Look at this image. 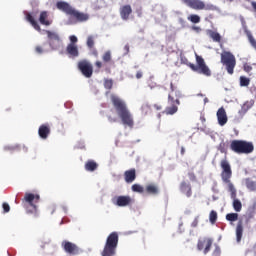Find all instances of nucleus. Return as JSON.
I'll use <instances>...</instances> for the list:
<instances>
[{
    "mask_svg": "<svg viewBox=\"0 0 256 256\" xmlns=\"http://www.w3.org/2000/svg\"><path fill=\"white\" fill-rule=\"evenodd\" d=\"M110 101L116 114L122 121V125L133 129V127H135V119L133 118V113H131V110H129V107L127 106V102L115 94L110 96Z\"/></svg>",
    "mask_w": 256,
    "mask_h": 256,
    "instance_id": "nucleus-1",
    "label": "nucleus"
},
{
    "mask_svg": "<svg viewBox=\"0 0 256 256\" xmlns=\"http://www.w3.org/2000/svg\"><path fill=\"white\" fill-rule=\"evenodd\" d=\"M56 7L60 11H63V13L66 15H69L73 23H85V21H89V14L80 12L79 10L70 6L67 2L59 1L56 3Z\"/></svg>",
    "mask_w": 256,
    "mask_h": 256,
    "instance_id": "nucleus-2",
    "label": "nucleus"
},
{
    "mask_svg": "<svg viewBox=\"0 0 256 256\" xmlns=\"http://www.w3.org/2000/svg\"><path fill=\"white\" fill-rule=\"evenodd\" d=\"M182 63L190 67L195 73H199V75H204V77H211V69L205 63V59L203 57L196 54V65L189 62L187 58H181Z\"/></svg>",
    "mask_w": 256,
    "mask_h": 256,
    "instance_id": "nucleus-3",
    "label": "nucleus"
},
{
    "mask_svg": "<svg viewBox=\"0 0 256 256\" xmlns=\"http://www.w3.org/2000/svg\"><path fill=\"white\" fill-rule=\"evenodd\" d=\"M230 149L237 155H250V153L255 151V146L253 142L246 140H232L230 142Z\"/></svg>",
    "mask_w": 256,
    "mask_h": 256,
    "instance_id": "nucleus-4",
    "label": "nucleus"
},
{
    "mask_svg": "<svg viewBox=\"0 0 256 256\" xmlns=\"http://www.w3.org/2000/svg\"><path fill=\"white\" fill-rule=\"evenodd\" d=\"M119 245V233L112 232L108 235L104 249L101 252L102 256H115L117 253V246Z\"/></svg>",
    "mask_w": 256,
    "mask_h": 256,
    "instance_id": "nucleus-5",
    "label": "nucleus"
},
{
    "mask_svg": "<svg viewBox=\"0 0 256 256\" xmlns=\"http://www.w3.org/2000/svg\"><path fill=\"white\" fill-rule=\"evenodd\" d=\"M220 167L222 169L221 179L223 183L227 185L228 189L233 191V187H235V185H233V182H231V177H233V170H231V164H229V161L224 159L221 160Z\"/></svg>",
    "mask_w": 256,
    "mask_h": 256,
    "instance_id": "nucleus-6",
    "label": "nucleus"
},
{
    "mask_svg": "<svg viewBox=\"0 0 256 256\" xmlns=\"http://www.w3.org/2000/svg\"><path fill=\"white\" fill-rule=\"evenodd\" d=\"M184 5L194 9L195 11H217V6L213 4H205L202 0H181Z\"/></svg>",
    "mask_w": 256,
    "mask_h": 256,
    "instance_id": "nucleus-7",
    "label": "nucleus"
},
{
    "mask_svg": "<svg viewBox=\"0 0 256 256\" xmlns=\"http://www.w3.org/2000/svg\"><path fill=\"white\" fill-rule=\"evenodd\" d=\"M221 63L226 67V71L229 75H233L235 71V66L237 65V59L235 55L229 51H224L221 53Z\"/></svg>",
    "mask_w": 256,
    "mask_h": 256,
    "instance_id": "nucleus-8",
    "label": "nucleus"
},
{
    "mask_svg": "<svg viewBox=\"0 0 256 256\" xmlns=\"http://www.w3.org/2000/svg\"><path fill=\"white\" fill-rule=\"evenodd\" d=\"M44 33H46L48 37V43L53 51H56V49H59V47H61V38L59 37V34H57V32H52L51 30H44Z\"/></svg>",
    "mask_w": 256,
    "mask_h": 256,
    "instance_id": "nucleus-9",
    "label": "nucleus"
},
{
    "mask_svg": "<svg viewBox=\"0 0 256 256\" xmlns=\"http://www.w3.org/2000/svg\"><path fill=\"white\" fill-rule=\"evenodd\" d=\"M78 69L81 71L82 75L84 77H87V79L91 78L93 76V65L91 62L87 60H82L78 62Z\"/></svg>",
    "mask_w": 256,
    "mask_h": 256,
    "instance_id": "nucleus-10",
    "label": "nucleus"
},
{
    "mask_svg": "<svg viewBox=\"0 0 256 256\" xmlns=\"http://www.w3.org/2000/svg\"><path fill=\"white\" fill-rule=\"evenodd\" d=\"M213 246V239L204 237L200 238L197 243V249L198 251H203L204 255H207L209 251H211V247Z\"/></svg>",
    "mask_w": 256,
    "mask_h": 256,
    "instance_id": "nucleus-11",
    "label": "nucleus"
},
{
    "mask_svg": "<svg viewBox=\"0 0 256 256\" xmlns=\"http://www.w3.org/2000/svg\"><path fill=\"white\" fill-rule=\"evenodd\" d=\"M61 245L62 249L65 251V253H68V255H79V253H81V248H79V246L73 242L64 240Z\"/></svg>",
    "mask_w": 256,
    "mask_h": 256,
    "instance_id": "nucleus-12",
    "label": "nucleus"
},
{
    "mask_svg": "<svg viewBox=\"0 0 256 256\" xmlns=\"http://www.w3.org/2000/svg\"><path fill=\"white\" fill-rule=\"evenodd\" d=\"M24 199L32 207V210H28V213H37V205L33 204V201L39 203V199H41L39 194L26 193Z\"/></svg>",
    "mask_w": 256,
    "mask_h": 256,
    "instance_id": "nucleus-13",
    "label": "nucleus"
},
{
    "mask_svg": "<svg viewBox=\"0 0 256 256\" xmlns=\"http://www.w3.org/2000/svg\"><path fill=\"white\" fill-rule=\"evenodd\" d=\"M171 92L168 95V103H176V105H181V101L179 100L181 95V91H179L174 85L173 82L170 83Z\"/></svg>",
    "mask_w": 256,
    "mask_h": 256,
    "instance_id": "nucleus-14",
    "label": "nucleus"
},
{
    "mask_svg": "<svg viewBox=\"0 0 256 256\" xmlns=\"http://www.w3.org/2000/svg\"><path fill=\"white\" fill-rule=\"evenodd\" d=\"M114 205H117V207H129V205H133L135 203V199H133L131 196H117L113 200Z\"/></svg>",
    "mask_w": 256,
    "mask_h": 256,
    "instance_id": "nucleus-15",
    "label": "nucleus"
},
{
    "mask_svg": "<svg viewBox=\"0 0 256 256\" xmlns=\"http://www.w3.org/2000/svg\"><path fill=\"white\" fill-rule=\"evenodd\" d=\"M230 193L231 199H233V209L236 211V213L241 212V209H243V204L241 203V200L237 199V189H235V186H233V190L228 189Z\"/></svg>",
    "mask_w": 256,
    "mask_h": 256,
    "instance_id": "nucleus-16",
    "label": "nucleus"
},
{
    "mask_svg": "<svg viewBox=\"0 0 256 256\" xmlns=\"http://www.w3.org/2000/svg\"><path fill=\"white\" fill-rule=\"evenodd\" d=\"M120 17L123 21H129V17H131V14L133 13V8L131 5L126 4L120 7Z\"/></svg>",
    "mask_w": 256,
    "mask_h": 256,
    "instance_id": "nucleus-17",
    "label": "nucleus"
},
{
    "mask_svg": "<svg viewBox=\"0 0 256 256\" xmlns=\"http://www.w3.org/2000/svg\"><path fill=\"white\" fill-rule=\"evenodd\" d=\"M216 115L218 119V124L221 127H223L224 125H227V121H229V119L227 118V112L225 111V108L223 107L219 108Z\"/></svg>",
    "mask_w": 256,
    "mask_h": 256,
    "instance_id": "nucleus-18",
    "label": "nucleus"
},
{
    "mask_svg": "<svg viewBox=\"0 0 256 256\" xmlns=\"http://www.w3.org/2000/svg\"><path fill=\"white\" fill-rule=\"evenodd\" d=\"M86 45L94 57H99V51L95 48V38L93 36L87 37Z\"/></svg>",
    "mask_w": 256,
    "mask_h": 256,
    "instance_id": "nucleus-19",
    "label": "nucleus"
},
{
    "mask_svg": "<svg viewBox=\"0 0 256 256\" xmlns=\"http://www.w3.org/2000/svg\"><path fill=\"white\" fill-rule=\"evenodd\" d=\"M38 135L41 139H47L51 135V127L49 124H42L38 129Z\"/></svg>",
    "mask_w": 256,
    "mask_h": 256,
    "instance_id": "nucleus-20",
    "label": "nucleus"
},
{
    "mask_svg": "<svg viewBox=\"0 0 256 256\" xmlns=\"http://www.w3.org/2000/svg\"><path fill=\"white\" fill-rule=\"evenodd\" d=\"M137 179V170L135 168H131L124 172V181L126 183H133Z\"/></svg>",
    "mask_w": 256,
    "mask_h": 256,
    "instance_id": "nucleus-21",
    "label": "nucleus"
},
{
    "mask_svg": "<svg viewBox=\"0 0 256 256\" xmlns=\"http://www.w3.org/2000/svg\"><path fill=\"white\" fill-rule=\"evenodd\" d=\"M180 191H181V193L186 195V197H191V195H193L191 183H189V182L182 181L180 183Z\"/></svg>",
    "mask_w": 256,
    "mask_h": 256,
    "instance_id": "nucleus-22",
    "label": "nucleus"
},
{
    "mask_svg": "<svg viewBox=\"0 0 256 256\" xmlns=\"http://www.w3.org/2000/svg\"><path fill=\"white\" fill-rule=\"evenodd\" d=\"M39 22L41 25H45L46 27H49L53 23V21L49 20V12L42 11L40 13Z\"/></svg>",
    "mask_w": 256,
    "mask_h": 256,
    "instance_id": "nucleus-23",
    "label": "nucleus"
},
{
    "mask_svg": "<svg viewBox=\"0 0 256 256\" xmlns=\"http://www.w3.org/2000/svg\"><path fill=\"white\" fill-rule=\"evenodd\" d=\"M144 191L147 195H159V186L157 184H148Z\"/></svg>",
    "mask_w": 256,
    "mask_h": 256,
    "instance_id": "nucleus-24",
    "label": "nucleus"
},
{
    "mask_svg": "<svg viewBox=\"0 0 256 256\" xmlns=\"http://www.w3.org/2000/svg\"><path fill=\"white\" fill-rule=\"evenodd\" d=\"M26 21H28V23H30L36 31L41 33V26L39 25V23H37V21L35 20L33 15H31V13H26Z\"/></svg>",
    "mask_w": 256,
    "mask_h": 256,
    "instance_id": "nucleus-25",
    "label": "nucleus"
},
{
    "mask_svg": "<svg viewBox=\"0 0 256 256\" xmlns=\"http://www.w3.org/2000/svg\"><path fill=\"white\" fill-rule=\"evenodd\" d=\"M66 52L70 55V57H77L79 55V48L76 44H68L66 47Z\"/></svg>",
    "mask_w": 256,
    "mask_h": 256,
    "instance_id": "nucleus-26",
    "label": "nucleus"
},
{
    "mask_svg": "<svg viewBox=\"0 0 256 256\" xmlns=\"http://www.w3.org/2000/svg\"><path fill=\"white\" fill-rule=\"evenodd\" d=\"M241 239H243V220H239L236 225V241H237V243H241Z\"/></svg>",
    "mask_w": 256,
    "mask_h": 256,
    "instance_id": "nucleus-27",
    "label": "nucleus"
},
{
    "mask_svg": "<svg viewBox=\"0 0 256 256\" xmlns=\"http://www.w3.org/2000/svg\"><path fill=\"white\" fill-rule=\"evenodd\" d=\"M254 105H255V100L254 99L247 100L241 106L240 113L245 115V113H247V111H249V109H251Z\"/></svg>",
    "mask_w": 256,
    "mask_h": 256,
    "instance_id": "nucleus-28",
    "label": "nucleus"
},
{
    "mask_svg": "<svg viewBox=\"0 0 256 256\" xmlns=\"http://www.w3.org/2000/svg\"><path fill=\"white\" fill-rule=\"evenodd\" d=\"M169 103L171 104V106L166 107L164 113L166 115H175V113L179 111V107H178L179 105L177 103H171V102Z\"/></svg>",
    "mask_w": 256,
    "mask_h": 256,
    "instance_id": "nucleus-29",
    "label": "nucleus"
},
{
    "mask_svg": "<svg viewBox=\"0 0 256 256\" xmlns=\"http://www.w3.org/2000/svg\"><path fill=\"white\" fill-rule=\"evenodd\" d=\"M97 167H99V165L93 160H88L85 164L86 171H96Z\"/></svg>",
    "mask_w": 256,
    "mask_h": 256,
    "instance_id": "nucleus-30",
    "label": "nucleus"
},
{
    "mask_svg": "<svg viewBox=\"0 0 256 256\" xmlns=\"http://www.w3.org/2000/svg\"><path fill=\"white\" fill-rule=\"evenodd\" d=\"M244 183L248 191H256V182L253 181L251 178L244 179Z\"/></svg>",
    "mask_w": 256,
    "mask_h": 256,
    "instance_id": "nucleus-31",
    "label": "nucleus"
},
{
    "mask_svg": "<svg viewBox=\"0 0 256 256\" xmlns=\"http://www.w3.org/2000/svg\"><path fill=\"white\" fill-rule=\"evenodd\" d=\"M208 35L215 43H221V34L219 32L210 30L208 31Z\"/></svg>",
    "mask_w": 256,
    "mask_h": 256,
    "instance_id": "nucleus-32",
    "label": "nucleus"
},
{
    "mask_svg": "<svg viewBox=\"0 0 256 256\" xmlns=\"http://www.w3.org/2000/svg\"><path fill=\"white\" fill-rule=\"evenodd\" d=\"M102 61H103V63H112L113 62V57L111 56V51L108 50L102 55Z\"/></svg>",
    "mask_w": 256,
    "mask_h": 256,
    "instance_id": "nucleus-33",
    "label": "nucleus"
},
{
    "mask_svg": "<svg viewBox=\"0 0 256 256\" xmlns=\"http://www.w3.org/2000/svg\"><path fill=\"white\" fill-rule=\"evenodd\" d=\"M131 189L134 193H145V188L141 184H133Z\"/></svg>",
    "mask_w": 256,
    "mask_h": 256,
    "instance_id": "nucleus-34",
    "label": "nucleus"
},
{
    "mask_svg": "<svg viewBox=\"0 0 256 256\" xmlns=\"http://www.w3.org/2000/svg\"><path fill=\"white\" fill-rule=\"evenodd\" d=\"M188 21H191V23H201V17L197 14H192L188 16Z\"/></svg>",
    "mask_w": 256,
    "mask_h": 256,
    "instance_id": "nucleus-35",
    "label": "nucleus"
},
{
    "mask_svg": "<svg viewBox=\"0 0 256 256\" xmlns=\"http://www.w3.org/2000/svg\"><path fill=\"white\" fill-rule=\"evenodd\" d=\"M251 80L245 76L240 77V86L241 87H249Z\"/></svg>",
    "mask_w": 256,
    "mask_h": 256,
    "instance_id": "nucleus-36",
    "label": "nucleus"
},
{
    "mask_svg": "<svg viewBox=\"0 0 256 256\" xmlns=\"http://www.w3.org/2000/svg\"><path fill=\"white\" fill-rule=\"evenodd\" d=\"M209 221L212 223V225H215L217 223V212L215 210H212L209 214Z\"/></svg>",
    "mask_w": 256,
    "mask_h": 256,
    "instance_id": "nucleus-37",
    "label": "nucleus"
},
{
    "mask_svg": "<svg viewBox=\"0 0 256 256\" xmlns=\"http://www.w3.org/2000/svg\"><path fill=\"white\" fill-rule=\"evenodd\" d=\"M151 111V106L148 103H145L141 106L142 115H148Z\"/></svg>",
    "mask_w": 256,
    "mask_h": 256,
    "instance_id": "nucleus-38",
    "label": "nucleus"
},
{
    "mask_svg": "<svg viewBox=\"0 0 256 256\" xmlns=\"http://www.w3.org/2000/svg\"><path fill=\"white\" fill-rule=\"evenodd\" d=\"M226 219H227V221H232V222L237 221L239 219V214L229 213L226 215Z\"/></svg>",
    "mask_w": 256,
    "mask_h": 256,
    "instance_id": "nucleus-39",
    "label": "nucleus"
},
{
    "mask_svg": "<svg viewBox=\"0 0 256 256\" xmlns=\"http://www.w3.org/2000/svg\"><path fill=\"white\" fill-rule=\"evenodd\" d=\"M104 87H105V89H108V90L113 89V80H111V79H106V80L104 81Z\"/></svg>",
    "mask_w": 256,
    "mask_h": 256,
    "instance_id": "nucleus-40",
    "label": "nucleus"
},
{
    "mask_svg": "<svg viewBox=\"0 0 256 256\" xmlns=\"http://www.w3.org/2000/svg\"><path fill=\"white\" fill-rule=\"evenodd\" d=\"M2 207H3L4 213H9V211H11V206H9V204L7 202H4L2 204Z\"/></svg>",
    "mask_w": 256,
    "mask_h": 256,
    "instance_id": "nucleus-41",
    "label": "nucleus"
},
{
    "mask_svg": "<svg viewBox=\"0 0 256 256\" xmlns=\"http://www.w3.org/2000/svg\"><path fill=\"white\" fill-rule=\"evenodd\" d=\"M108 121L110 123H117L118 118H117V116L108 115Z\"/></svg>",
    "mask_w": 256,
    "mask_h": 256,
    "instance_id": "nucleus-42",
    "label": "nucleus"
},
{
    "mask_svg": "<svg viewBox=\"0 0 256 256\" xmlns=\"http://www.w3.org/2000/svg\"><path fill=\"white\" fill-rule=\"evenodd\" d=\"M69 40H70V44H72V45H75V43H77V41H79L77 39V36H75V35L70 36Z\"/></svg>",
    "mask_w": 256,
    "mask_h": 256,
    "instance_id": "nucleus-43",
    "label": "nucleus"
},
{
    "mask_svg": "<svg viewBox=\"0 0 256 256\" xmlns=\"http://www.w3.org/2000/svg\"><path fill=\"white\" fill-rule=\"evenodd\" d=\"M188 177H189L190 181H197V176L193 172H189Z\"/></svg>",
    "mask_w": 256,
    "mask_h": 256,
    "instance_id": "nucleus-44",
    "label": "nucleus"
},
{
    "mask_svg": "<svg viewBox=\"0 0 256 256\" xmlns=\"http://www.w3.org/2000/svg\"><path fill=\"white\" fill-rule=\"evenodd\" d=\"M136 14L138 15V17H143V7L137 8Z\"/></svg>",
    "mask_w": 256,
    "mask_h": 256,
    "instance_id": "nucleus-45",
    "label": "nucleus"
},
{
    "mask_svg": "<svg viewBox=\"0 0 256 256\" xmlns=\"http://www.w3.org/2000/svg\"><path fill=\"white\" fill-rule=\"evenodd\" d=\"M197 225H199V216H197V217L193 220V222H192V224H191V227H197Z\"/></svg>",
    "mask_w": 256,
    "mask_h": 256,
    "instance_id": "nucleus-46",
    "label": "nucleus"
},
{
    "mask_svg": "<svg viewBox=\"0 0 256 256\" xmlns=\"http://www.w3.org/2000/svg\"><path fill=\"white\" fill-rule=\"evenodd\" d=\"M35 52L38 53V55H41V53H43V47H41V46H36V47H35Z\"/></svg>",
    "mask_w": 256,
    "mask_h": 256,
    "instance_id": "nucleus-47",
    "label": "nucleus"
},
{
    "mask_svg": "<svg viewBox=\"0 0 256 256\" xmlns=\"http://www.w3.org/2000/svg\"><path fill=\"white\" fill-rule=\"evenodd\" d=\"M95 67H97L98 69H101L103 67V62L101 61H96L95 62Z\"/></svg>",
    "mask_w": 256,
    "mask_h": 256,
    "instance_id": "nucleus-48",
    "label": "nucleus"
},
{
    "mask_svg": "<svg viewBox=\"0 0 256 256\" xmlns=\"http://www.w3.org/2000/svg\"><path fill=\"white\" fill-rule=\"evenodd\" d=\"M143 77V72L142 71H138L136 73V79H141Z\"/></svg>",
    "mask_w": 256,
    "mask_h": 256,
    "instance_id": "nucleus-49",
    "label": "nucleus"
},
{
    "mask_svg": "<svg viewBox=\"0 0 256 256\" xmlns=\"http://www.w3.org/2000/svg\"><path fill=\"white\" fill-rule=\"evenodd\" d=\"M154 109H156V111H161V109H163V107L159 104H154Z\"/></svg>",
    "mask_w": 256,
    "mask_h": 256,
    "instance_id": "nucleus-50",
    "label": "nucleus"
},
{
    "mask_svg": "<svg viewBox=\"0 0 256 256\" xmlns=\"http://www.w3.org/2000/svg\"><path fill=\"white\" fill-rule=\"evenodd\" d=\"M192 30H193V31H196V33H199V31H201V27H199V26H193V27H192Z\"/></svg>",
    "mask_w": 256,
    "mask_h": 256,
    "instance_id": "nucleus-51",
    "label": "nucleus"
},
{
    "mask_svg": "<svg viewBox=\"0 0 256 256\" xmlns=\"http://www.w3.org/2000/svg\"><path fill=\"white\" fill-rule=\"evenodd\" d=\"M219 151H220L221 153H225V147H223V146L220 145Z\"/></svg>",
    "mask_w": 256,
    "mask_h": 256,
    "instance_id": "nucleus-52",
    "label": "nucleus"
},
{
    "mask_svg": "<svg viewBox=\"0 0 256 256\" xmlns=\"http://www.w3.org/2000/svg\"><path fill=\"white\" fill-rule=\"evenodd\" d=\"M181 155H185V147H181Z\"/></svg>",
    "mask_w": 256,
    "mask_h": 256,
    "instance_id": "nucleus-53",
    "label": "nucleus"
},
{
    "mask_svg": "<svg viewBox=\"0 0 256 256\" xmlns=\"http://www.w3.org/2000/svg\"><path fill=\"white\" fill-rule=\"evenodd\" d=\"M125 49H126L127 51H129V46L126 45V46H125Z\"/></svg>",
    "mask_w": 256,
    "mask_h": 256,
    "instance_id": "nucleus-54",
    "label": "nucleus"
},
{
    "mask_svg": "<svg viewBox=\"0 0 256 256\" xmlns=\"http://www.w3.org/2000/svg\"><path fill=\"white\" fill-rule=\"evenodd\" d=\"M204 101H205V103H207L208 99H207V98H205V99H204Z\"/></svg>",
    "mask_w": 256,
    "mask_h": 256,
    "instance_id": "nucleus-55",
    "label": "nucleus"
},
{
    "mask_svg": "<svg viewBox=\"0 0 256 256\" xmlns=\"http://www.w3.org/2000/svg\"><path fill=\"white\" fill-rule=\"evenodd\" d=\"M228 1H233V0H228Z\"/></svg>",
    "mask_w": 256,
    "mask_h": 256,
    "instance_id": "nucleus-56",
    "label": "nucleus"
}]
</instances>
